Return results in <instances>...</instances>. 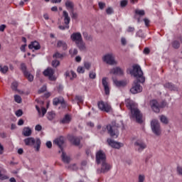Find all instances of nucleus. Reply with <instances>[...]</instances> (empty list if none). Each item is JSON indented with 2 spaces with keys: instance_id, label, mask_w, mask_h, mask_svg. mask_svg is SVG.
<instances>
[{
  "instance_id": "1",
  "label": "nucleus",
  "mask_w": 182,
  "mask_h": 182,
  "mask_svg": "<svg viewBox=\"0 0 182 182\" xmlns=\"http://www.w3.org/2000/svg\"><path fill=\"white\" fill-rule=\"evenodd\" d=\"M133 69L130 70V75L136 77V80L134 82L132 87L130 89L131 93L132 95H136V93H140L143 90V87L140 85V83H144L146 78L143 76V71L139 65H134Z\"/></svg>"
},
{
  "instance_id": "2",
  "label": "nucleus",
  "mask_w": 182,
  "mask_h": 182,
  "mask_svg": "<svg viewBox=\"0 0 182 182\" xmlns=\"http://www.w3.org/2000/svg\"><path fill=\"white\" fill-rule=\"evenodd\" d=\"M125 105L130 110V119L132 120H136V123H143V114L140 112L139 108H137V104L130 99L125 100Z\"/></svg>"
},
{
  "instance_id": "3",
  "label": "nucleus",
  "mask_w": 182,
  "mask_h": 182,
  "mask_svg": "<svg viewBox=\"0 0 182 182\" xmlns=\"http://www.w3.org/2000/svg\"><path fill=\"white\" fill-rule=\"evenodd\" d=\"M70 39L73 42H75L80 50H85L86 49V43L83 41V38L80 32L73 33L70 36Z\"/></svg>"
},
{
  "instance_id": "4",
  "label": "nucleus",
  "mask_w": 182,
  "mask_h": 182,
  "mask_svg": "<svg viewBox=\"0 0 182 182\" xmlns=\"http://www.w3.org/2000/svg\"><path fill=\"white\" fill-rule=\"evenodd\" d=\"M24 143L26 146H29L30 147H33L36 149V151H39L41 149V139L39 138H35L33 137H28L24 139Z\"/></svg>"
},
{
  "instance_id": "5",
  "label": "nucleus",
  "mask_w": 182,
  "mask_h": 182,
  "mask_svg": "<svg viewBox=\"0 0 182 182\" xmlns=\"http://www.w3.org/2000/svg\"><path fill=\"white\" fill-rule=\"evenodd\" d=\"M151 130L156 136H160L161 134V128L160 127V123L157 119H153L151 122Z\"/></svg>"
},
{
  "instance_id": "6",
  "label": "nucleus",
  "mask_w": 182,
  "mask_h": 182,
  "mask_svg": "<svg viewBox=\"0 0 182 182\" xmlns=\"http://www.w3.org/2000/svg\"><path fill=\"white\" fill-rule=\"evenodd\" d=\"M107 130L111 137H113L114 139H117V137H119V130L117 129V127L109 124L107 126Z\"/></svg>"
},
{
  "instance_id": "7",
  "label": "nucleus",
  "mask_w": 182,
  "mask_h": 182,
  "mask_svg": "<svg viewBox=\"0 0 182 182\" xmlns=\"http://www.w3.org/2000/svg\"><path fill=\"white\" fill-rule=\"evenodd\" d=\"M102 60L107 65H117V63L114 60V55L112 53L106 54L102 57Z\"/></svg>"
},
{
  "instance_id": "8",
  "label": "nucleus",
  "mask_w": 182,
  "mask_h": 182,
  "mask_svg": "<svg viewBox=\"0 0 182 182\" xmlns=\"http://www.w3.org/2000/svg\"><path fill=\"white\" fill-rule=\"evenodd\" d=\"M101 163V168H99L97 171V173H98V174H101L102 173L105 174V173H107L110 171V169L112 168V165H110V164H108L107 162H106V161Z\"/></svg>"
},
{
  "instance_id": "9",
  "label": "nucleus",
  "mask_w": 182,
  "mask_h": 182,
  "mask_svg": "<svg viewBox=\"0 0 182 182\" xmlns=\"http://www.w3.org/2000/svg\"><path fill=\"white\" fill-rule=\"evenodd\" d=\"M97 105L99 109L102 110V112H106L107 113H109V112L112 110V107L109 104L103 101L98 102Z\"/></svg>"
},
{
  "instance_id": "10",
  "label": "nucleus",
  "mask_w": 182,
  "mask_h": 182,
  "mask_svg": "<svg viewBox=\"0 0 182 182\" xmlns=\"http://www.w3.org/2000/svg\"><path fill=\"white\" fill-rule=\"evenodd\" d=\"M96 161L97 164L106 161V154L103 151L100 150L96 154Z\"/></svg>"
},
{
  "instance_id": "11",
  "label": "nucleus",
  "mask_w": 182,
  "mask_h": 182,
  "mask_svg": "<svg viewBox=\"0 0 182 182\" xmlns=\"http://www.w3.org/2000/svg\"><path fill=\"white\" fill-rule=\"evenodd\" d=\"M146 147L147 145L143 141L138 140L134 143L135 150L139 151V153H141Z\"/></svg>"
},
{
  "instance_id": "12",
  "label": "nucleus",
  "mask_w": 182,
  "mask_h": 182,
  "mask_svg": "<svg viewBox=\"0 0 182 182\" xmlns=\"http://www.w3.org/2000/svg\"><path fill=\"white\" fill-rule=\"evenodd\" d=\"M150 105H151V107L152 110L154 112H155V113H159L160 109H161V107H163V105L159 104V102L156 100H152L150 102Z\"/></svg>"
},
{
  "instance_id": "13",
  "label": "nucleus",
  "mask_w": 182,
  "mask_h": 182,
  "mask_svg": "<svg viewBox=\"0 0 182 182\" xmlns=\"http://www.w3.org/2000/svg\"><path fill=\"white\" fill-rule=\"evenodd\" d=\"M55 71L52 68H47L44 72V76H48L49 80H56V77L53 76Z\"/></svg>"
},
{
  "instance_id": "14",
  "label": "nucleus",
  "mask_w": 182,
  "mask_h": 182,
  "mask_svg": "<svg viewBox=\"0 0 182 182\" xmlns=\"http://www.w3.org/2000/svg\"><path fill=\"white\" fill-rule=\"evenodd\" d=\"M107 143L109 146H111V147H113V149H120V147H123V144L120 142L114 141L112 139H108Z\"/></svg>"
},
{
  "instance_id": "15",
  "label": "nucleus",
  "mask_w": 182,
  "mask_h": 182,
  "mask_svg": "<svg viewBox=\"0 0 182 182\" xmlns=\"http://www.w3.org/2000/svg\"><path fill=\"white\" fill-rule=\"evenodd\" d=\"M108 78L105 77L102 78V85L105 95H110V87H109V82H107Z\"/></svg>"
},
{
  "instance_id": "16",
  "label": "nucleus",
  "mask_w": 182,
  "mask_h": 182,
  "mask_svg": "<svg viewBox=\"0 0 182 182\" xmlns=\"http://www.w3.org/2000/svg\"><path fill=\"white\" fill-rule=\"evenodd\" d=\"M63 143H65V139L63 136H61L60 138H57L54 141V144L58 146V147L60 149L61 151H63V148H62V146H63Z\"/></svg>"
},
{
  "instance_id": "17",
  "label": "nucleus",
  "mask_w": 182,
  "mask_h": 182,
  "mask_svg": "<svg viewBox=\"0 0 182 182\" xmlns=\"http://www.w3.org/2000/svg\"><path fill=\"white\" fill-rule=\"evenodd\" d=\"M69 140L74 146H79L80 144V137L70 136Z\"/></svg>"
},
{
  "instance_id": "18",
  "label": "nucleus",
  "mask_w": 182,
  "mask_h": 182,
  "mask_svg": "<svg viewBox=\"0 0 182 182\" xmlns=\"http://www.w3.org/2000/svg\"><path fill=\"white\" fill-rule=\"evenodd\" d=\"M53 105H54V106H58V105H62V106H63V105H65V100H63L62 97L54 98Z\"/></svg>"
},
{
  "instance_id": "19",
  "label": "nucleus",
  "mask_w": 182,
  "mask_h": 182,
  "mask_svg": "<svg viewBox=\"0 0 182 182\" xmlns=\"http://www.w3.org/2000/svg\"><path fill=\"white\" fill-rule=\"evenodd\" d=\"M72 122V116L69 114H65L63 119H61V124H69Z\"/></svg>"
},
{
  "instance_id": "20",
  "label": "nucleus",
  "mask_w": 182,
  "mask_h": 182,
  "mask_svg": "<svg viewBox=\"0 0 182 182\" xmlns=\"http://www.w3.org/2000/svg\"><path fill=\"white\" fill-rule=\"evenodd\" d=\"M110 73L113 75H122L124 73L123 69L120 68L119 67H116L110 70Z\"/></svg>"
},
{
  "instance_id": "21",
  "label": "nucleus",
  "mask_w": 182,
  "mask_h": 182,
  "mask_svg": "<svg viewBox=\"0 0 182 182\" xmlns=\"http://www.w3.org/2000/svg\"><path fill=\"white\" fill-rule=\"evenodd\" d=\"M28 48L34 50H39V49H41V45H39L38 41H33L28 46Z\"/></svg>"
},
{
  "instance_id": "22",
  "label": "nucleus",
  "mask_w": 182,
  "mask_h": 182,
  "mask_svg": "<svg viewBox=\"0 0 182 182\" xmlns=\"http://www.w3.org/2000/svg\"><path fill=\"white\" fill-rule=\"evenodd\" d=\"M63 16L64 17V23L66 25L70 23V17L69 16V13H68L66 11H63Z\"/></svg>"
},
{
  "instance_id": "23",
  "label": "nucleus",
  "mask_w": 182,
  "mask_h": 182,
  "mask_svg": "<svg viewBox=\"0 0 182 182\" xmlns=\"http://www.w3.org/2000/svg\"><path fill=\"white\" fill-rule=\"evenodd\" d=\"M164 87H166V89H168L169 90H178V89L177 88V87H176V85H173L171 82H166L164 85Z\"/></svg>"
},
{
  "instance_id": "24",
  "label": "nucleus",
  "mask_w": 182,
  "mask_h": 182,
  "mask_svg": "<svg viewBox=\"0 0 182 182\" xmlns=\"http://www.w3.org/2000/svg\"><path fill=\"white\" fill-rule=\"evenodd\" d=\"M22 134L25 137H29L32 134V129L29 127H26L23 128Z\"/></svg>"
},
{
  "instance_id": "25",
  "label": "nucleus",
  "mask_w": 182,
  "mask_h": 182,
  "mask_svg": "<svg viewBox=\"0 0 182 182\" xmlns=\"http://www.w3.org/2000/svg\"><path fill=\"white\" fill-rule=\"evenodd\" d=\"M57 48H62L63 50H66L68 49V44L63 41H58Z\"/></svg>"
},
{
  "instance_id": "26",
  "label": "nucleus",
  "mask_w": 182,
  "mask_h": 182,
  "mask_svg": "<svg viewBox=\"0 0 182 182\" xmlns=\"http://www.w3.org/2000/svg\"><path fill=\"white\" fill-rule=\"evenodd\" d=\"M65 7L68 9V11H73V9L75 8V4H73V1L70 0H67L65 1Z\"/></svg>"
},
{
  "instance_id": "27",
  "label": "nucleus",
  "mask_w": 182,
  "mask_h": 182,
  "mask_svg": "<svg viewBox=\"0 0 182 182\" xmlns=\"http://www.w3.org/2000/svg\"><path fill=\"white\" fill-rule=\"evenodd\" d=\"M65 76L66 77H70V80H73V79H75L77 77V75L75 74V71L70 70L65 73Z\"/></svg>"
},
{
  "instance_id": "28",
  "label": "nucleus",
  "mask_w": 182,
  "mask_h": 182,
  "mask_svg": "<svg viewBox=\"0 0 182 182\" xmlns=\"http://www.w3.org/2000/svg\"><path fill=\"white\" fill-rule=\"evenodd\" d=\"M113 82L117 87H122L123 86H126L127 85V82L124 80H113Z\"/></svg>"
},
{
  "instance_id": "29",
  "label": "nucleus",
  "mask_w": 182,
  "mask_h": 182,
  "mask_svg": "<svg viewBox=\"0 0 182 182\" xmlns=\"http://www.w3.org/2000/svg\"><path fill=\"white\" fill-rule=\"evenodd\" d=\"M62 160L64 163H70V157L68 156L63 151H62Z\"/></svg>"
},
{
  "instance_id": "30",
  "label": "nucleus",
  "mask_w": 182,
  "mask_h": 182,
  "mask_svg": "<svg viewBox=\"0 0 182 182\" xmlns=\"http://www.w3.org/2000/svg\"><path fill=\"white\" fill-rule=\"evenodd\" d=\"M73 102H76L77 105H79L80 103H83V97L80 96V95H76L75 97V99L73 100Z\"/></svg>"
},
{
  "instance_id": "31",
  "label": "nucleus",
  "mask_w": 182,
  "mask_h": 182,
  "mask_svg": "<svg viewBox=\"0 0 182 182\" xmlns=\"http://www.w3.org/2000/svg\"><path fill=\"white\" fill-rule=\"evenodd\" d=\"M137 15L139 16H144L146 15V12L144 10L136 9L135 10V18H137Z\"/></svg>"
},
{
  "instance_id": "32",
  "label": "nucleus",
  "mask_w": 182,
  "mask_h": 182,
  "mask_svg": "<svg viewBox=\"0 0 182 182\" xmlns=\"http://www.w3.org/2000/svg\"><path fill=\"white\" fill-rule=\"evenodd\" d=\"M84 38L85 39V41H89L90 42H92V41H93V37H92V36L87 34V32H84L82 33Z\"/></svg>"
},
{
  "instance_id": "33",
  "label": "nucleus",
  "mask_w": 182,
  "mask_h": 182,
  "mask_svg": "<svg viewBox=\"0 0 182 182\" xmlns=\"http://www.w3.org/2000/svg\"><path fill=\"white\" fill-rule=\"evenodd\" d=\"M24 76L28 79L29 82L33 81V75H31V73H29L28 72L25 73Z\"/></svg>"
},
{
  "instance_id": "34",
  "label": "nucleus",
  "mask_w": 182,
  "mask_h": 182,
  "mask_svg": "<svg viewBox=\"0 0 182 182\" xmlns=\"http://www.w3.org/2000/svg\"><path fill=\"white\" fill-rule=\"evenodd\" d=\"M160 120L162 123H164V124H168V119H167L166 117V116L164 115H161L160 117Z\"/></svg>"
},
{
  "instance_id": "35",
  "label": "nucleus",
  "mask_w": 182,
  "mask_h": 182,
  "mask_svg": "<svg viewBox=\"0 0 182 182\" xmlns=\"http://www.w3.org/2000/svg\"><path fill=\"white\" fill-rule=\"evenodd\" d=\"M69 53L70 55L73 57V56H76V55H77V49L74 48V49H70L69 50Z\"/></svg>"
},
{
  "instance_id": "36",
  "label": "nucleus",
  "mask_w": 182,
  "mask_h": 182,
  "mask_svg": "<svg viewBox=\"0 0 182 182\" xmlns=\"http://www.w3.org/2000/svg\"><path fill=\"white\" fill-rule=\"evenodd\" d=\"M9 70V68H8V66L4 65V67L0 65V72L1 73H6V72H8V70Z\"/></svg>"
},
{
  "instance_id": "37",
  "label": "nucleus",
  "mask_w": 182,
  "mask_h": 182,
  "mask_svg": "<svg viewBox=\"0 0 182 182\" xmlns=\"http://www.w3.org/2000/svg\"><path fill=\"white\" fill-rule=\"evenodd\" d=\"M18 85L19 84L18 83V82L16 81L13 82L11 84L12 90H17Z\"/></svg>"
},
{
  "instance_id": "38",
  "label": "nucleus",
  "mask_w": 182,
  "mask_h": 182,
  "mask_svg": "<svg viewBox=\"0 0 182 182\" xmlns=\"http://www.w3.org/2000/svg\"><path fill=\"white\" fill-rule=\"evenodd\" d=\"M14 100L16 103H22V98L18 95H14Z\"/></svg>"
},
{
  "instance_id": "39",
  "label": "nucleus",
  "mask_w": 182,
  "mask_h": 182,
  "mask_svg": "<svg viewBox=\"0 0 182 182\" xmlns=\"http://www.w3.org/2000/svg\"><path fill=\"white\" fill-rule=\"evenodd\" d=\"M172 46L175 49H178V48H180V42H178L177 41H173L172 43Z\"/></svg>"
},
{
  "instance_id": "40",
  "label": "nucleus",
  "mask_w": 182,
  "mask_h": 182,
  "mask_svg": "<svg viewBox=\"0 0 182 182\" xmlns=\"http://www.w3.org/2000/svg\"><path fill=\"white\" fill-rule=\"evenodd\" d=\"M127 4H129V1L122 0L121 2H120L121 8H124L125 6H127Z\"/></svg>"
},
{
  "instance_id": "41",
  "label": "nucleus",
  "mask_w": 182,
  "mask_h": 182,
  "mask_svg": "<svg viewBox=\"0 0 182 182\" xmlns=\"http://www.w3.org/2000/svg\"><path fill=\"white\" fill-rule=\"evenodd\" d=\"M21 69L23 75H25V73H28V72L26 70V65H25V63H21Z\"/></svg>"
},
{
  "instance_id": "42",
  "label": "nucleus",
  "mask_w": 182,
  "mask_h": 182,
  "mask_svg": "<svg viewBox=\"0 0 182 182\" xmlns=\"http://www.w3.org/2000/svg\"><path fill=\"white\" fill-rule=\"evenodd\" d=\"M59 65H60V62H59V60H53L52 66L53 68H58V66H59Z\"/></svg>"
},
{
  "instance_id": "43",
  "label": "nucleus",
  "mask_w": 182,
  "mask_h": 182,
  "mask_svg": "<svg viewBox=\"0 0 182 182\" xmlns=\"http://www.w3.org/2000/svg\"><path fill=\"white\" fill-rule=\"evenodd\" d=\"M70 14L73 19H76L77 18V13H75L73 10L70 11Z\"/></svg>"
},
{
  "instance_id": "44",
  "label": "nucleus",
  "mask_w": 182,
  "mask_h": 182,
  "mask_svg": "<svg viewBox=\"0 0 182 182\" xmlns=\"http://www.w3.org/2000/svg\"><path fill=\"white\" fill-rule=\"evenodd\" d=\"M53 58H55L56 59H62V58H63V55L57 52L53 55Z\"/></svg>"
},
{
  "instance_id": "45",
  "label": "nucleus",
  "mask_w": 182,
  "mask_h": 182,
  "mask_svg": "<svg viewBox=\"0 0 182 182\" xmlns=\"http://www.w3.org/2000/svg\"><path fill=\"white\" fill-rule=\"evenodd\" d=\"M9 177L5 174H2L0 171V180H8Z\"/></svg>"
},
{
  "instance_id": "46",
  "label": "nucleus",
  "mask_w": 182,
  "mask_h": 182,
  "mask_svg": "<svg viewBox=\"0 0 182 182\" xmlns=\"http://www.w3.org/2000/svg\"><path fill=\"white\" fill-rule=\"evenodd\" d=\"M78 73H85V68L82 66H79L77 69Z\"/></svg>"
},
{
  "instance_id": "47",
  "label": "nucleus",
  "mask_w": 182,
  "mask_h": 182,
  "mask_svg": "<svg viewBox=\"0 0 182 182\" xmlns=\"http://www.w3.org/2000/svg\"><path fill=\"white\" fill-rule=\"evenodd\" d=\"M84 66H85V69H87V70H89L90 69V67L92 66V64H90V63H89V62H85L84 63Z\"/></svg>"
},
{
  "instance_id": "48",
  "label": "nucleus",
  "mask_w": 182,
  "mask_h": 182,
  "mask_svg": "<svg viewBox=\"0 0 182 182\" xmlns=\"http://www.w3.org/2000/svg\"><path fill=\"white\" fill-rule=\"evenodd\" d=\"M55 117V114L53 112H48V120H53V118Z\"/></svg>"
},
{
  "instance_id": "49",
  "label": "nucleus",
  "mask_w": 182,
  "mask_h": 182,
  "mask_svg": "<svg viewBox=\"0 0 182 182\" xmlns=\"http://www.w3.org/2000/svg\"><path fill=\"white\" fill-rule=\"evenodd\" d=\"M22 114H23L22 109H18L16 112V116H17V117H21V116H22Z\"/></svg>"
},
{
  "instance_id": "50",
  "label": "nucleus",
  "mask_w": 182,
  "mask_h": 182,
  "mask_svg": "<svg viewBox=\"0 0 182 182\" xmlns=\"http://www.w3.org/2000/svg\"><path fill=\"white\" fill-rule=\"evenodd\" d=\"M106 13L107 15H112L113 14V9L112 7H109L106 9Z\"/></svg>"
},
{
  "instance_id": "51",
  "label": "nucleus",
  "mask_w": 182,
  "mask_h": 182,
  "mask_svg": "<svg viewBox=\"0 0 182 182\" xmlns=\"http://www.w3.org/2000/svg\"><path fill=\"white\" fill-rule=\"evenodd\" d=\"M89 76L90 79H96V73L91 71L90 72Z\"/></svg>"
},
{
  "instance_id": "52",
  "label": "nucleus",
  "mask_w": 182,
  "mask_h": 182,
  "mask_svg": "<svg viewBox=\"0 0 182 182\" xmlns=\"http://www.w3.org/2000/svg\"><path fill=\"white\" fill-rule=\"evenodd\" d=\"M145 176L144 175H139L138 178V182H144Z\"/></svg>"
},
{
  "instance_id": "53",
  "label": "nucleus",
  "mask_w": 182,
  "mask_h": 182,
  "mask_svg": "<svg viewBox=\"0 0 182 182\" xmlns=\"http://www.w3.org/2000/svg\"><path fill=\"white\" fill-rule=\"evenodd\" d=\"M100 9H105V6H106V4L103 2H99L98 3Z\"/></svg>"
},
{
  "instance_id": "54",
  "label": "nucleus",
  "mask_w": 182,
  "mask_h": 182,
  "mask_svg": "<svg viewBox=\"0 0 182 182\" xmlns=\"http://www.w3.org/2000/svg\"><path fill=\"white\" fill-rule=\"evenodd\" d=\"M43 92H46V85H43V86L38 90V93H43Z\"/></svg>"
},
{
  "instance_id": "55",
  "label": "nucleus",
  "mask_w": 182,
  "mask_h": 182,
  "mask_svg": "<svg viewBox=\"0 0 182 182\" xmlns=\"http://www.w3.org/2000/svg\"><path fill=\"white\" fill-rule=\"evenodd\" d=\"M121 43L123 46H125V45H127V41H126V38H121Z\"/></svg>"
},
{
  "instance_id": "56",
  "label": "nucleus",
  "mask_w": 182,
  "mask_h": 182,
  "mask_svg": "<svg viewBox=\"0 0 182 182\" xmlns=\"http://www.w3.org/2000/svg\"><path fill=\"white\" fill-rule=\"evenodd\" d=\"M46 112H47L46 108H45V107L41 108V112H42L41 117H43L45 116V114H46Z\"/></svg>"
},
{
  "instance_id": "57",
  "label": "nucleus",
  "mask_w": 182,
  "mask_h": 182,
  "mask_svg": "<svg viewBox=\"0 0 182 182\" xmlns=\"http://www.w3.org/2000/svg\"><path fill=\"white\" fill-rule=\"evenodd\" d=\"M75 62H77V63L82 62V57L80 55H77L75 57Z\"/></svg>"
},
{
  "instance_id": "58",
  "label": "nucleus",
  "mask_w": 182,
  "mask_h": 182,
  "mask_svg": "<svg viewBox=\"0 0 182 182\" xmlns=\"http://www.w3.org/2000/svg\"><path fill=\"white\" fill-rule=\"evenodd\" d=\"M35 130H36V132H41V130H42V126L39 124L36 125L35 127Z\"/></svg>"
},
{
  "instance_id": "59",
  "label": "nucleus",
  "mask_w": 182,
  "mask_h": 182,
  "mask_svg": "<svg viewBox=\"0 0 182 182\" xmlns=\"http://www.w3.org/2000/svg\"><path fill=\"white\" fill-rule=\"evenodd\" d=\"M6 28V25L2 24L0 26V32H4L5 31V28Z\"/></svg>"
},
{
  "instance_id": "60",
  "label": "nucleus",
  "mask_w": 182,
  "mask_h": 182,
  "mask_svg": "<svg viewBox=\"0 0 182 182\" xmlns=\"http://www.w3.org/2000/svg\"><path fill=\"white\" fill-rule=\"evenodd\" d=\"M46 144L48 149H52V142L50 141H47Z\"/></svg>"
},
{
  "instance_id": "61",
  "label": "nucleus",
  "mask_w": 182,
  "mask_h": 182,
  "mask_svg": "<svg viewBox=\"0 0 182 182\" xmlns=\"http://www.w3.org/2000/svg\"><path fill=\"white\" fill-rule=\"evenodd\" d=\"M4 145L0 142V154H4Z\"/></svg>"
},
{
  "instance_id": "62",
  "label": "nucleus",
  "mask_w": 182,
  "mask_h": 182,
  "mask_svg": "<svg viewBox=\"0 0 182 182\" xmlns=\"http://www.w3.org/2000/svg\"><path fill=\"white\" fill-rule=\"evenodd\" d=\"M177 173H178V174L182 176V167L181 166H178L177 167Z\"/></svg>"
},
{
  "instance_id": "63",
  "label": "nucleus",
  "mask_w": 182,
  "mask_h": 182,
  "mask_svg": "<svg viewBox=\"0 0 182 182\" xmlns=\"http://www.w3.org/2000/svg\"><path fill=\"white\" fill-rule=\"evenodd\" d=\"M144 22L146 26H149V23H150V21H149V19L144 18Z\"/></svg>"
},
{
  "instance_id": "64",
  "label": "nucleus",
  "mask_w": 182,
  "mask_h": 182,
  "mask_svg": "<svg viewBox=\"0 0 182 182\" xmlns=\"http://www.w3.org/2000/svg\"><path fill=\"white\" fill-rule=\"evenodd\" d=\"M127 32H134V27H132V26L128 27Z\"/></svg>"
}]
</instances>
